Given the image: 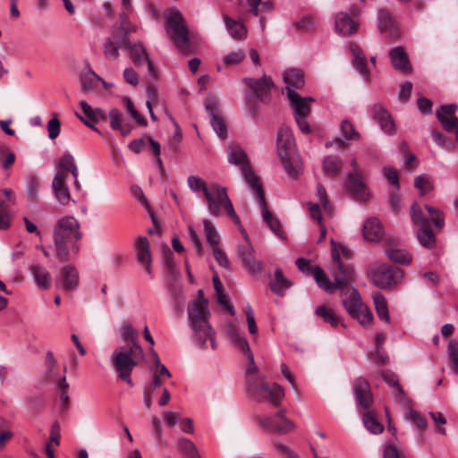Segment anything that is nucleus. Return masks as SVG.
Returning a JSON list of instances; mask_svg holds the SVG:
<instances>
[{"label":"nucleus","instance_id":"obj_1","mask_svg":"<svg viewBox=\"0 0 458 458\" xmlns=\"http://www.w3.org/2000/svg\"><path fill=\"white\" fill-rule=\"evenodd\" d=\"M330 267L331 275L338 286H343L340 290L341 295H345L343 300V305L350 316L359 321L361 326L369 325L373 315L367 306H365L359 295L357 290L350 286L353 277V268L345 260L350 259L349 250L344 246H337L332 239Z\"/></svg>","mask_w":458,"mask_h":458},{"label":"nucleus","instance_id":"obj_2","mask_svg":"<svg viewBox=\"0 0 458 458\" xmlns=\"http://www.w3.org/2000/svg\"><path fill=\"white\" fill-rule=\"evenodd\" d=\"M53 242L57 259L68 260L71 253L78 252L77 242L81 239V225L72 216L59 218L53 227Z\"/></svg>","mask_w":458,"mask_h":458},{"label":"nucleus","instance_id":"obj_3","mask_svg":"<svg viewBox=\"0 0 458 458\" xmlns=\"http://www.w3.org/2000/svg\"><path fill=\"white\" fill-rule=\"evenodd\" d=\"M198 298L188 306V318L194 332L195 340L203 348L210 344L212 349H216L215 332L210 327L208 318L209 315L208 300L204 297L203 291L199 290Z\"/></svg>","mask_w":458,"mask_h":458},{"label":"nucleus","instance_id":"obj_4","mask_svg":"<svg viewBox=\"0 0 458 458\" xmlns=\"http://www.w3.org/2000/svg\"><path fill=\"white\" fill-rule=\"evenodd\" d=\"M276 150L287 174L292 178H297L302 170V163L292 131L286 125H282L278 130Z\"/></svg>","mask_w":458,"mask_h":458},{"label":"nucleus","instance_id":"obj_5","mask_svg":"<svg viewBox=\"0 0 458 458\" xmlns=\"http://www.w3.org/2000/svg\"><path fill=\"white\" fill-rule=\"evenodd\" d=\"M144 352L141 347L127 348L120 346L116 348L111 355L113 368L117 372L118 377L129 386L133 383L131 378L133 369L137 366L138 360L143 359Z\"/></svg>","mask_w":458,"mask_h":458},{"label":"nucleus","instance_id":"obj_6","mask_svg":"<svg viewBox=\"0 0 458 458\" xmlns=\"http://www.w3.org/2000/svg\"><path fill=\"white\" fill-rule=\"evenodd\" d=\"M209 213L214 216H219L223 209L233 219L235 224H240V217L234 211L232 201L230 200L226 188L218 184L210 185L209 192L205 196Z\"/></svg>","mask_w":458,"mask_h":458},{"label":"nucleus","instance_id":"obj_7","mask_svg":"<svg viewBox=\"0 0 458 458\" xmlns=\"http://www.w3.org/2000/svg\"><path fill=\"white\" fill-rule=\"evenodd\" d=\"M227 157L230 164L241 167L242 175L252 192L258 188H262L259 177L254 174L250 165L246 153L239 145L232 143L228 146Z\"/></svg>","mask_w":458,"mask_h":458},{"label":"nucleus","instance_id":"obj_8","mask_svg":"<svg viewBox=\"0 0 458 458\" xmlns=\"http://www.w3.org/2000/svg\"><path fill=\"white\" fill-rule=\"evenodd\" d=\"M165 28L166 33L174 46L182 51L187 50L189 47V30L179 12L173 11L168 14Z\"/></svg>","mask_w":458,"mask_h":458},{"label":"nucleus","instance_id":"obj_9","mask_svg":"<svg viewBox=\"0 0 458 458\" xmlns=\"http://www.w3.org/2000/svg\"><path fill=\"white\" fill-rule=\"evenodd\" d=\"M250 394L259 402L269 401L274 406H277L284 397V389L277 384L250 383Z\"/></svg>","mask_w":458,"mask_h":458},{"label":"nucleus","instance_id":"obj_10","mask_svg":"<svg viewBox=\"0 0 458 458\" xmlns=\"http://www.w3.org/2000/svg\"><path fill=\"white\" fill-rule=\"evenodd\" d=\"M255 421L263 429L278 434H287L291 432L295 425L285 418L282 412H277L272 416L256 415Z\"/></svg>","mask_w":458,"mask_h":458},{"label":"nucleus","instance_id":"obj_11","mask_svg":"<svg viewBox=\"0 0 458 458\" xmlns=\"http://www.w3.org/2000/svg\"><path fill=\"white\" fill-rule=\"evenodd\" d=\"M242 233L245 238V243L238 247V258L250 274H259L263 270V263L255 258V250L250 242L247 233L242 230Z\"/></svg>","mask_w":458,"mask_h":458},{"label":"nucleus","instance_id":"obj_12","mask_svg":"<svg viewBox=\"0 0 458 458\" xmlns=\"http://www.w3.org/2000/svg\"><path fill=\"white\" fill-rule=\"evenodd\" d=\"M403 276L402 269L388 266L379 265L374 272L373 281L376 285L386 288L397 284Z\"/></svg>","mask_w":458,"mask_h":458},{"label":"nucleus","instance_id":"obj_13","mask_svg":"<svg viewBox=\"0 0 458 458\" xmlns=\"http://www.w3.org/2000/svg\"><path fill=\"white\" fill-rule=\"evenodd\" d=\"M205 108L210 116V123L216 135L224 140L227 137L225 123L221 116L218 101L215 97L208 98L205 100Z\"/></svg>","mask_w":458,"mask_h":458},{"label":"nucleus","instance_id":"obj_14","mask_svg":"<svg viewBox=\"0 0 458 458\" xmlns=\"http://www.w3.org/2000/svg\"><path fill=\"white\" fill-rule=\"evenodd\" d=\"M127 34V31L123 32L121 43L122 45H123V48L129 52V55L133 64L136 65H141L142 64L147 63L148 72L150 73H153L154 66L151 61L149 60L145 48L140 44L131 43L128 39Z\"/></svg>","mask_w":458,"mask_h":458},{"label":"nucleus","instance_id":"obj_15","mask_svg":"<svg viewBox=\"0 0 458 458\" xmlns=\"http://www.w3.org/2000/svg\"><path fill=\"white\" fill-rule=\"evenodd\" d=\"M227 333H228V335L230 336V338L232 339V341L237 345V347L244 354L247 355L248 361H249L248 369H247V375L249 376L250 374H253V375L257 374L259 369L254 362V357L250 351V345H249L247 340L243 336H242L239 334V332L237 331V329L233 327H230L228 328Z\"/></svg>","mask_w":458,"mask_h":458},{"label":"nucleus","instance_id":"obj_16","mask_svg":"<svg viewBox=\"0 0 458 458\" xmlns=\"http://www.w3.org/2000/svg\"><path fill=\"white\" fill-rule=\"evenodd\" d=\"M370 113L372 118L377 123L386 133L394 135L395 133L394 123L389 112L379 103L371 106Z\"/></svg>","mask_w":458,"mask_h":458},{"label":"nucleus","instance_id":"obj_17","mask_svg":"<svg viewBox=\"0 0 458 458\" xmlns=\"http://www.w3.org/2000/svg\"><path fill=\"white\" fill-rule=\"evenodd\" d=\"M67 174L56 172L52 181V191L57 202L63 206L70 203L72 198L66 183Z\"/></svg>","mask_w":458,"mask_h":458},{"label":"nucleus","instance_id":"obj_18","mask_svg":"<svg viewBox=\"0 0 458 458\" xmlns=\"http://www.w3.org/2000/svg\"><path fill=\"white\" fill-rule=\"evenodd\" d=\"M457 106L455 104L442 105L436 115L446 132L452 133L458 126V118L455 116Z\"/></svg>","mask_w":458,"mask_h":458},{"label":"nucleus","instance_id":"obj_19","mask_svg":"<svg viewBox=\"0 0 458 458\" xmlns=\"http://www.w3.org/2000/svg\"><path fill=\"white\" fill-rule=\"evenodd\" d=\"M253 193L256 195L259 204L260 205L264 221L267 224L272 232L281 236V224L268 210L263 188H258Z\"/></svg>","mask_w":458,"mask_h":458},{"label":"nucleus","instance_id":"obj_20","mask_svg":"<svg viewBox=\"0 0 458 458\" xmlns=\"http://www.w3.org/2000/svg\"><path fill=\"white\" fill-rule=\"evenodd\" d=\"M358 23L354 21L349 13L340 12L335 18V32L342 36H350L358 30Z\"/></svg>","mask_w":458,"mask_h":458},{"label":"nucleus","instance_id":"obj_21","mask_svg":"<svg viewBox=\"0 0 458 458\" xmlns=\"http://www.w3.org/2000/svg\"><path fill=\"white\" fill-rule=\"evenodd\" d=\"M243 81L254 91L256 97L260 100H264L269 95L270 89L273 86L271 78L266 75L259 80L246 78Z\"/></svg>","mask_w":458,"mask_h":458},{"label":"nucleus","instance_id":"obj_22","mask_svg":"<svg viewBox=\"0 0 458 458\" xmlns=\"http://www.w3.org/2000/svg\"><path fill=\"white\" fill-rule=\"evenodd\" d=\"M389 57L394 69L403 73H410L412 71L411 64L405 50L402 47H396L389 51Z\"/></svg>","mask_w":458,"mask_h":458},{"label":"nucleus","instance_id":"obj_23","mask_svg":"<svg viewBox=\"0 0 458 458\" xmlns=\"http://www.w3.org/2000/svg\"><path fill=\"white\" fill-rule=\"evenodd\" d=\"M290 101V106L293 109V115H309L310 113V104L314 102L312 98H301L294 90H289L287 96Z\"/></svg>","mask_w":458,"mask_h":458},{"label":"nucleus","instance_id":"obj_24","mask_svg":"<svg viewBox=\"0 0 458 458\" xmlns=\"http://www.w3.org/2000/svg\"><path fill=\"white\" fill-rule=\"evenodd\" d=\"M378 30L391 38H395L398 36L395 21L386 9H381L378 13Z\"/></svg>","mask_w":458,"mask_h":458},{"label":"nucleus","instance_id":"obj_25","mask_svg":"<svg viewBox=\"0 0 458 458\" xmlns=\"http://www.w3.org/2000/svg\"><path fill=\"white\" fill-rule=\"evenodd\" d=\"M362 177V174L360 175L348 174L346 187L356 199L366 200L369 198V193L366 191Z\"/></svg>","mask_w":458,"mask_h":458},{"label":"nucleus","instance_id":"obj_26","mask_svg":"<svg viewBox=\"0 0 458 458\" xmlns=\"http://www.w3.org/2000/svg\"><path fill=\"white\" fill-rule=\"evenodd\" d=\"M364 238L369 242H379L384 235L381 223L376 217L368 218L362 229Z\"/></svg>","mask_w":458,"mask_h":458},{"label":"nucleus","instance_id":"obj_27","mask_svg":"<svg viewBox=\"0 0 458 458\" xmlns=\"http://www.w3.org/2000/svg\"><path fill=\"white\" fill-rule=\"evenodd\" d=\"M79 283L78 272L71 265L65 266L61 274L60 279L56 282L57 286L65 291L74 290Z\"/></svg>","mask_w":458,"mask_h":458},{"label":"nucleus","instance_id":"obj_28","mask_svg":"<svg viewBox=\"0 0 458 458\" xmlns=\"http://www.w3.org/2000/svg\"><path fill=\"white\" fill-rule=\"evenodd\" d=\"M356 400L363 409H367L372 403V394L367 380L359 378L354 384Z\"/></svg>","mask_w":458,"mask_h":458},{"label":"nucleus","instance_id":"obj_29","mask_svg":"<svg viewBox=\"0 0 458 458\" xmlns=\"http://www.w3.org/2000/svg\"><path fill=\"white\" fill-rule=\"evenodd\" d=\"M283 79L286 84L285 90L289 96V90L301 89L304 86V74L299 69H288L284 72Z\"/></svg>","mask_w":458,"mask_h":458},{"label":"nucleus","instance_id":"obj_30","mask_svg":"<svg viewBox=\"0 0 458 458\" xmlns=\"http://www.w3.org/2000/svg\"><path fill=\"white\" fill-rule=\"evenodd\" d=\"M30 271L39 288L48 289L51 286L52 277L45 267L38 263H34L30 266Z\"/></svg>","mask_w":458,"mask_h":458},{"label":"nucleus","instance_id":"obj_31","mask_svg":"<svg viewBox=\"0 0 458 458\" xmlns=\"http://www.w3.org/2000/svg\"><path fill=\"white\" fill-rule=\"evenodd\" d=\"M123 34L114 33L104 43L103 52L106 58L109 60H116L119 57V48L123 47L121 43Z\"/></svg>","mask_w":458,"mask_h":458},{"label":"nucleus","instance_id":"obj_32","mask_svg":"<svg viewBox=\"0 0 458 458\" xmlns=\"http://www.w3.org/2000/svg\"><path fill=\"white\" fill-rule=\"evenodd\" d=\"M137 259L150 273L151 256L149 242L146 237H140L136 242Z\"/></svg>","mask_w":458,"mask_h":458},{"label":"nucleus","instance_id":"obj_33","mask_svg":"<svg viewBox=\"0 0 458 458\" xmlns=\"http://www.w3.org/2000/svg\"><path fill=\"white\" fill-rule=\"evenodd\" d=\"M223 20L228 33L233 38L242 40L246 38L247 29L243 23L231 19L226 14L223 15Z\"/></svg>","mask_w":458,"mask_h":458},{"label":"nucleus","instance_id":"obj_34","mask_svg":"<svg viewBox=\"0 0 458 458\" xmlns=\"http://www.w3.org/2000/svg\"><path fill=\"white\" fill-rule=\"evenodd\" d=\"M99 81H103V79L91 69H89V71L80 76L81 89L86 94L95 90Z\"/></svg>","mask_w":458,"mask_h":458},{"label":"nucleus","instance_id":"obj_35","mask_svg":"<svg viewBox=\"0 0 458 458\" xmlns=\"http://www.w3.org/2000/svg\"><path fill=\"white\" fill-rule=\"evenodd\" d=\"M291 285V282L284 276L280 268L275 271L274 278H271L269 281V286L276 295H284Z\"/></svg>","mask_w":458,"mask_h":458},{"label":"nucleus","instance_id":"obj_36","mask_svg":"<svg viewBox=\"0 0 458 458\" xmlns=\"http://www.w3.org/2000/svg\"><path fill=\"white\" fill-rule=\"evenodd\" d=\"M312 276L318 286L328 293L335 292L336 289L341 290L343 288V286H338L335 281L331 283L325 271L318 266L314 267Z\"/></svg>","mask_w":458,"mask_h":458},{"label":"nucleus","instance_id":"obj_37","mask_svg":"<svg viewBox=\"0 0 458 458\" xmlns=\"http://www.w3.org/2000/svg\"><path fill=\"white\" fill-rule=\"evenodd\" d=\"M381 377L391 387L394 388V394L395 398L400 403H404L406 402L404 398V393L403 387L399 384L397 376L391 371L384 370L381 372Z\"/></svg>","mask_w":458,"mask_h":458},{"label":"nucleus","instance_id":"obj_38","mask_svg":"<svg viewBox=\"0 0 458 458\" xmlns=\"http://www.w3.org/2000/svg\"><path fill=\"white\" fill-rule=\"evenodd\" d=\"M120 332L123 340L127 344V348L141 347L139 344L138 334L130 323L123 322L120 327Z\"/></svg>","mask_w":458,"mask_h":458},{"label":"nucleus","instance_id":"obj_39","mask_svg":"<svg viewBox=\"0 0 458 458\" xmlns=\"http://www.w3.org/2000/svg\"><path fill=\"white\" fill-rule=\"evenodd\" d=\"M108 116L110 119V126L113 130L120 131L123 137L127 136L131 132V127L130 125L123 124L122 113L118 109H111Z\"/></svg>","mask_w":458,"mask_h":458},{"label":"nucleus","instance_id":"obj_40","mask_svg":"<svg viewBox=\"0 0 458 458\" xmlns=\"http://www.w3.org/2000/svg\"><path fill=\"white\" fill-rule=\"evenodd\" d=\"M351 47L353 55L352 63L354 66L359 71V72L364 76L366 80H369V72L367 69L366 56L364 55L362 51L358 47H355L353 44L351 45Z\"/></svg>","mask_w":458,"mask_h":458},{"label":"nucleus","instance_id":"obj_41","mask_svg":"<svg viewBox=\"0 0 458 458\" xmlns=\"http://www.w3.org/2000/svg\"><path fill=\"white\" fill-rule=\"evenodd\" d=\"M56 172H63L65 174L66 172H70L74 179L78 177V167L76 165L74 157L72 154L65 153L63 155V157L58 161Z\"/></svg>","mask_w":458,"mask_h":458},{"label":"nucleus","instance_id":"obj_42","mask_svg":"<svg viewBox=\"0 0 458 458\" xmlns=\"http://www.w3.org/2000/svg\"><path fill=\"white\" fill-rule=\"evenodd\" d=\"M81 108L85 117L92 122L106 121L107 118L106 114L100 108H93L87 101L81 100L80 102Z\"/></svg>","mask_w":458,"mask_h":458},{"label":"nucleus","instance_id":"obj_43","mask_svg":"<svg viewBox=\"0 0 458 458\" xmlns=\"http://www.w3.org/2000/svg\"><path fill=\"white\" fill-rule=\"evenodd\" d=\"M315 315L324 322L330 324L333 327H337L340 322L339 317L335 314L334 310L325 305L317 306Z\"/></svg>","mask_w":458,"mask_h":458},{"label":"nucleus","instance_id":"obj_44","mask_svg":"<svg viewBox=\"0 0 458 458\" xmlns=\"http://www.w3.org/2000/svg\"><path fill=\"white\" fill-rule=\"evenodd\" d=\"M386 255L393 262L399 263L402 265H408L411 261V255L409 254L405 250L389 248L386 250Z\"/></svg>","mask_w":458,"mask_h":458},{"label":"nucleus","instance_id":"obj_45","mask_svg":"<svg viewBox=\"0 0 458 458\" xmlns=\"http://www.w3.org/2000/svg\"><path fill=\"white\" fill-rule=\"evenodd\" d=\"M342 165V160L336 157L328 156L323 160V170L328 176H336L341 170Z\"/></svg>","mask_w":458,"mask_h":458},{"label":"nucleus","instance_id":"obj_46","mask_svg":"<svg viewBox=\"0 0 458 458\" xmlns=\"http://www.w3.org/2000/svg\"><path fill=\"white\" fill-rule=\"evenodd\" d=\"M373 301L378 318L388 323L390 318L385 297L380 293H377L373 294Z\"/></svg>","mask_w":458,"mask_h":458},{"label":"nucleus","instance_id":"obj_47","mask_svg":"<svg viewBox=\"0 0 458 458\" xmlns=\"http://www.w3.org/2000/svg\"><path fill=\"white\" fill-rule=\"evenodd\" d=\"M417 238L420 243L428 249H432L435 246L436 237L429 225L419 229Z\"/></svg>","mask_w":458,"mask_h":458},{"label":"nucleus","instance_id":"obj_48","mask_svg":"<svg viewBox=\"0 0 458 458\" xmlns=\"http://www.w3.org/2000/svg\"><path fill=\"white\" fill-rule=\"evenodd\" d=\"M187 185L193 192H202L204 197L207 195V192H209L210 190V186L208 185L207 182L197 175L188 176Z\"/></svg>","mask_w":458,"mask_h":458},{"label":"nucleus","instance_id":"obj_49","mask_svg":"<svg viewBox=\"0 0 458 458\" xmlns=\"http://www.w3.org/2000/svg\"><path fill=\"white\" fill-rule=\"evenodd\" d=\"M203 224L204 233L208 244H209L212 247L218 246L220 242V236L214 225L208 219H205L203 221Z\"/></svg>","mask_w":458,"mask_h":458},{"label":"nucleus","instance_id":"obj_50","mask_svg":"<svg viewBox=\"0 0 458 458\" xmlns=\"http://www.w3.org/2000/svg\"><path fill=\"white\" fill-rule=\"evenodd\" d=\"M363 424L372 434H380L384 430V426L370 412L364 414Z\"/></svg>","mask_w":458,"mask_h":458},{"label":"nucleus","instance_id":"obj_51","mask_svg":"<svg viewBox=\"0 0 458 458\" xmlns=\"http://www.w3.org/2000/svg\"><path fill=\"white\" fill-rule=\"evenodd\" d=\"M39 181L38 179L34 175H30L26 180V192L28 195V198L34 201L38 197V191H39Z\"/></svg>","mask_w":458,"mask_h":458},{"label":"nucleus","instance_id":"obj_52","mask_svg":"<svg viewBox=\"0 0 458 458\" xmlns=\"http://www.w3.org/2000/svg\"><path fill=\"white\" fill-rule=\"evenodd\" d=\"M414 186L420 191V195H425L433 189V184L429 176L425 174L415 178Z\"/></svg>","mask_w":458,"mask_h":458},{"label":"nucleus","instance_id":"obj_53","mask_svg":"<svg viewBox=\"0 0 458 458\" xmlns=\"http://www.w3.org/2000/svg\"><path fill=\"white\" fill-rule=\"evenodd\" d=\"M341 132L345 140H357L360 138L353 124L347 119L341 122Z\"/></svg>","mask_w":458,"mask_h":458},{"label":"nucleus","instance_id":"obj_54","mask_svg":"<svg viewBox=\"0 0 458 458\" xmlns=\"http://www.w3.org/2000/svg\"><path fill=\"white\" fill-rule=\"evenodd\" d=\"M405 418L414 424H416L417 428L420 430H425L428 426L427 420L424 416H422L420 412L414 410H410L406 414Z\"/></svg>","mask_w":458,"mask_h":458},{"label":"nucleus","instance_id":"obj_55","mask_svg":"<svg viewBox=\"0 0 458 458\" xmlns=\"http://www.w3.org/2000/svg\"><path fill=\"white\" fill-rule=\"evenodd\" d=\"M448 356L454 372L458 375V342L451 340L447 348Z\"/></svg>","mask_w":458,"mask_h":458},{"label":"nucleus","instance_id":"obj_56","mask_svg":"<svg viewBox=\"0 0 458 458\" xmlns=\"http://www.w3.org/2000/svg\"><path fill=\"white\" fill-rule=\"evenodd\" d=\"M411 216L413 223L420 227L428 225V221L424 217L423 213L420 207L414 203L411 208Z\"/></svg>","mask_w":458,"mask_h":458},{"label":"nucleus","instance_id":"obj_57","mask_svg":"<svg viewBox=\"0 0 458 458\" xmlns=\"http://www.w3.org/2000/svg\"><path fill=\"white\" fill-rule=\"evenodd\" d=\"M245 58V53L242 50H237L228 53L223 59L225 65H236L241 64Z\"/></svg>","mask_w":458,"mask_h":458},{"label":"nucleus","instance_id":"obj_58","mask_svg":"<svg viewBox=\"0 0 458 458\" xmlns=\"http://www.w3.org/2000/svg\"><path fill=\"white\" fill-rule=\"evenodd\" d=\"M317 197L319 199L325 213L332 215V207L327 199V191L321 183L317 184Z\"/></svg>","mask_w":458,"mask_h":458},{"label":"nucleus","instance_id":"obj_59","mask_svg":"<svg viewBox=\"0 0 458 458\" xmlns=\"http://www.w3.org/2000/svg\"><path fill=\"white\" fill-rule=\"evenodd\" d=\"M429 415L434 421L436 431L441 435H446V430L444 428V425L446 423L445 418L443 416L441 412H429Z\"/></svg>","mask_w":458,"mask_h":458},{"label":"nucleus","instance_id":"obj_60","mask_svg":"<svg viewBox=\"0 0 458 458\" xmlns=\"http://www.w3.org/2000/svg\"><path fill=\"white\" fill-rule=\"evenodd\" d=\"M426 210L428 211V216L432 219L435 226L437 228H442L445 224L442 213L438 209L430 206H426Z\"/></svg>","mask_w":458,"mask_h":458},{"label":"nucleus","instance_id":"obj_61","mask_svg":"<svg viewBox=\"0 0 458 458\" xmlns=\"http://www.w3.org/2000/svg\"><path fill=\"white\" fill-rule=\"evenodd\" d=\"M15 161V154L12 151L6 150L4 148H0V163L4 169H7Z\"/></svg>","mask_w":458,"mask_h":458},{"label":"nucleus","instance_id":"obj_62","mask_svg":"<svg viewBox=\"0 0 458 458\" xmlns=\"http://www.w3.org/2000/svg\"><path fill=\"white\" fill-rule=\"evenodd\" d=\"M45 364L47 367V376L49 378L55 377V369L57 366V360L55 359L52 352H47L46 355Z\"/></svg>","mask_w":458,"mask_h":458},{"label":"nucleus","instance_id":"obj_63","mask_svg":"<svg viewBox=\"0 0 458 458\" xmlns=\"http://www.w3.org/2000/svg\"><path fill=\"white\" fill-rule=\"evenodd\" d=\"M188 233H189L190 241L191 242L196 253L198 255L201 256L203 254L202 243H201L200 239L198 236L196 231L193 229L192 226L188 227Z\"/></svg>","mask_w":458,"mask_h":458},{"label":"nucleus","instance_id":"obj_64","mask_svg":"<svg viewBox=\"0 0 458 458\" xmlns=\"http://www.w3.org/2000/svg\"><path fill=\"white\" fill-rule=\"evenodd\" d=\"M60 121L54 117L47 123L48 137L51 140L55 139L60 133Z\"/></svg>","mask_w":458,"mask_h":458}]
</instances>
